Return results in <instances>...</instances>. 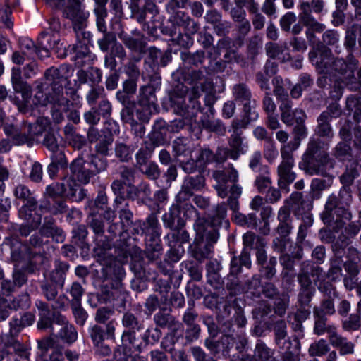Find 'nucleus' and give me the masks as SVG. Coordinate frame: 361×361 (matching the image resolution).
I'll use <instances>...</instances> for the list:
<instances>
[{
    "label": "nucleus",
    "instance_id": "33",
    "mask_svg": "<svg viewBox=\"0 0 361 361\" xmlns=\"http://www.w3.org/2000/svg\"><path fill=\"white\" fill-rule=\"evenodd\" d=\"M122 323L124 326L132 331L124 332L123 335V339H128L130 343H133V340L135 339V330L142 329V324L140 323L135 315L130 312H126L123 314Z\"/></svg>",
    "mask_w": 361,
    "mask_h": 361
},
{
    "label": "nucleus",
    "instance_id": "15",
    "mask_svg": "<svg viewBox=\"0 0 361 361\" xmlns=\"http://www.w3.org/2000/svg\"><path fill=\"white\" fill-rule=\"evenodd\" d=\"M310 59L312 63L320 73L331 74V65L334 60L331 51L326 47H322L309 54Z\"/></svg>",
    "mask_w": 361,
    "mask_h": 361
},
{
    "label": "nucleus",
    "instance_id": "60",
    "mask_svg": "<svg viewBox=\"0 0 361 361\" xmlns=\"http://www.w3.org/2000/svg\"><path fill=\"white\" fill-rule=\"evenodd\" d=\"M114 138L111 134H105L95 145L97 153L106 156L109 154V147L112 145Z\"/></svg>",
    "mask_w": 361,
    "mask_h": 361
},
{
    "label": "nucleus",
    "instance_id": "1",
    "mask_svg": "<svg viewBox=\"0 0 361 361\" xmlns=\"http://www.w3.org/2000/svg\"><path fill=\"white\" fill-rule=\"evenodd\" d=\"M352 201V190L348 186L342 187L338 197L334 194L329 195L322 213L324 224L332 226L334 230L338 231L346 221L351 219L352 215L348 207Z\"/></svg>",
    "mask_w": 361,
    "mask_h": 361
},
{
    "label": "nucleus",
    "instance_id": "2",
    "mask_svg": "<svg viewBox=\"0 0 361 361\" xmlns=\"http://www.w3.org/2000/svg\"><path fill=\"white\" fill-rule=\"evenodd\" d=\"M334 166V161L322 149V141L319 139H311L302 155V162L300 164V168L310 175L326 176Z\"/></svg>",
    "mask_w": 361,
    "mask_h": 361
},
{
    "label": "nucleus",
    "instance_id": "56",
    "mask_svg": "<svg viewBox=\"0 0 361 361\" xmlns=\"http://www.w3.org/2000/svg\"><path fill=\"white\" fill-rule=\"evenodd\" d=\"M11 4L14 3L11 2L10 0H6V4L0 6V23L6 28L11 29L13 27V22L10 16L11 15Z\"/></svg>",
    "mask_w": 361,
    "mask_h": 361
},
{
    "label": "nucleus",
    "instance_id": "55",
    "mask_svg": "<svg viewBox=\"0 0 361 361\" xmlns=\"http://www.w3.org/2000/svg\"><path fill=\"white\" fill-rule=\"evenodd\" d=\"M133 149L123 142H116L115 155L121 161H128L133 152Z\"/></svg>",
    "mask_w": 361,
    "mask_h": 361
},
{
    "label": "nucleus",
    "instance_id": "52",
    "mask_svg": "<svg viewBox=\"0 0 361 361\" xmlns=\"http://www.w3.org/2000/svg\"><path fill=\"white\" fill-rule=\"evenodd\" d=\"M166 238L168 240L169 245L173 247L177 243H185L188 242L189 234L184 229L173 230L166 236Z\"/></svg>",
    "mask_w": 361,
    "mask_h": 361
},
{
    "label": "nucleus",
    "instance_id": "22",
    "mask_svg": "<svg viewBox=\"0 0 361 361\" xmlns=\"http://www.w3.org/2000/svg\"><path fill=\"white\" fill-rule=\"evenodd\" d=\"M285 202L288 204L295 216L298 218L305 212L311 211L313 207L312 202L303 199L302 194L299 192H293L289 198L285 200Z\"/></svg>",
    "mask_w": 361,
    "mask_h": 361
},
{
    "label": "nucleus",
    "instance_id": "49",
    "mask_svg": "<svg viewBox=\"0 0 361 361\" xmlns=\"http://www.w3.org/2000/svg\"><path fill=\"white\" fill-rule=\"evenodd\" d=\"M68 183L69 177L66 178L61 183H56L51 184L47 187L46 194L53 199L63 195L66 196Z\"/></svg>",
    "mask_w": 361,
    "mask_h": 361
},
{
    "label": "nucleus",
    "instance_id": "39",
    "mask_svg": "<svg viewBox=\"0 0 361 361\" xmlns=\"http://www.w3.org/2000/svg\"><path fill=\"white\" fill-rule=\"evenodd\" d=\"M145 254L147 259L151 261L159 259L162 255V246L160 238H147Z\"/></svg>",
    "mask_w": 361,
    "mask_h": 361
},
{
    "label": "nucleus",
    "instance_id": "13",
    "mask_svg": "<svg viewBox=\"0 0 361 361\" xmlns=\"http://www.w3.org/2000/svg\"><path fill=\"white\" fill-rule=\"evenodd\" d=\"M213 177L219 183L215 186L218 195L221 198H225L228 193L230 194V190H228L226 183L231 182L233 185H236L235 183L238 180V173L232 164H229L223 170L214 171Z\"/></svg>",
    "mask_w": 361,
    "mask_h": 361
},
{
    "label": "nucleus",
    "instance_id": "42",
    "mask_svg": "<svg viewBox=\"0 0 361 361\" xmlns=\"http://www.w3.org/2000/svg\"><path fill=\"white\" fill-rule=\"evenodd\" d=\"M54 335L68 344H72L78 339V332L75 326L70 323L61 326Z\"/></svg>",
    "mask_w": 361,
    "mask_h": 361
},
{
    "label": "nucleus",
    "instance_id": "29",
    "mask_svg": "<svg viewBox=\"0 0 361 361\" xmlns=\"http://www.w3.org/2000/svg\"><path fill=\"white\" fill-rule=\"evenodd\" d=\"M313 314L314 317V333L318 336L326 333L329 341L331 336L330 332L336 333L337 331L336 326L326 323L327 319L321 314L319 307L314 308Z\"/></svg>",
    "mask_w": 361,
    "mask_h": 361
},
{
    "label": "nucleus",
    "instance_id": "38",
    "mask_svg": "<svg viewBox=\"0 0 361 361\" xmlns=\"http://www.w3.org/2000/svg\"><path fill=\"white\" fill-rule=\"evenodd\" d=\"M213 244L211 242L202 243L194 241V247L192 251V257L200 262L210 257L213 250Z\"/></svg>",
    "mask_w": 361,
    "mask_h": 361
},
{
    "label": "nucleus",
    "instance_id": "59",
    "mask_svg": "<svg viewBox=\"0 0 361 361\" xmlns=\"http://www.w3.org/2000/svg\"><path fill=\"white\" fill-rule=\"evenodd\" d=\"M21 94L22 99H19L18 97L14 96V97H10V99L11 102L17 106L18 111L20 113L25 114L28 112L29 110V103L30 99L32 96V88L30 89L29 94H27V97L23 94V92H19Z\"/></svg>",
    "mask_w": 361,
    "mask_h": 361
},
{
    "label": "nucleus",
    "instance_id": "26",
    "mask_svg": "<svg viewBox=\"0 0 361 361\" xmlns=\"http://www.w3.org/2000/svg\"><path fill=\"white\" fill-rule=\"evenodd\" d=\"M319 290L325 294L326 298H324L320 308H319L322 315H332L335 312L334 299L336 297V291L331 284L324 283L318 287Z\"/></svg>",
    "mask_w": 361,
    "mask_h": 361
},
{
    "label": "nucleus",
    "instance_id": "61",
    "mask_svg": "<svg viewBox=\"0 0 361 361\" xmlns=\"http://www.w3.org/2000/svg\"><path fill=\"white\" fill-rule=\"evenodd\" d=\"M330 350L327 342L324 339L312 343L309 348V353L311 356H322Z\"/></svg>",
    "mask_w": 361,
    "mask_h": 361
},
{
    "label": "nucleus",
    "instance_id": "24",
    "mask_svg": "<svg viewBox=\"0 0 361 361\" xmlns=\"http://www.w3.org/2000/svg\"><path fill=\"white\" fill-rule=\"evenodd\" d=\"M296 123L293 128L294 137L292 140L286 143L285 145L293 146L295 147V151L300 145L301 140L306 137L307 135V129L304 124L307 118L304 111H296Z\"/></svg>",
    "mask_w": 361,
    "mask_h": 361
},
{
    "label": "nucleus",
    "instance_id": "11",
    "mask_svg": "<svg viewBox=\"0 0 361 361\" xmlns=\"http://www.w3.org/2000/svg\"><path fill=\"white\" fill-rule=\"evenodd\" d=\"M4 130L5 134L11 137L15 145L19 146L26 144L30 147L33 144L35 135L27 123H24L20 128L8 124L4 126Z\"/></svg>",
    "mask_w": 361,
    "mask_h": 361
},
{
    "label": "nucleus",
    "instance_id": "57",
    "mask_svg": "<svg viewBox=\"0 0 361 361\" xmlns=\"http://www.w3.org/2000/svg\"><path fill=\"white\" fill-rule=\"evenodd\" d=\"M263 154L265 159L270 164L276 159L279 152L273 139H268L267 142H264Z\"/></svg>",
    "mask_w": 361,
    "mask_h": 361
},
{
    "label": "nucleus",
    "instance_id": "7",
    "mask_svg": "<svg viewBox=\"0 0 361 361\" xmlns=\"http://www.w3.org/2000/svg\"><path fill=\"white\" fill-rule=\"evenodd\" d=\"M359 64L358 61L352 54L348 56V63L343 59L334 58L331 65V73L336 72L342 76L343 82L351 91L359 89V85L354 72Z\"/></svg>",
    "mask_w": 361,
    "mask_h": 361
},
{
    "label": "nucleus",
    "instance_id": "28",
    "mask_svg": "<svg viewBox=\"0 0 361 361\" xmlns=\"http://www.w3.org/2000/svg\"><path fill=\"white\" fill-rule=\"evenodd\" d=\"M277 219L279 221L277 233L281 237H287L293 228L290 208L287 206L281 207L278 212Z\"/></svg>",
    "mask_w": 361,
    "mask_h": 361
},
{
    "label": "nucleus",
    "instance_id": "54",
    "mask_svg": "<svg viewBox=\"0 0 361 361\" xmlns=\"http://www.w3.org/2000/svg\"><path fill=\"white\" fill-rule=\"evenodd\" d=\"M334 155L339 161H350L352 157L350 145L344 142H339L334 149Z\"/></svg>",
    "mask_w": 361,
    "mask_h": 361
},
{
    "label": "nucleus",
    "instance_id": "25",
    "mask_svg": "<svg viewBox=\"0 0 361 361\" xmlns=\"http://www.w3.org/2000/svg\"><path fill=\"white\" fill-rule=\"evenodd\" d=\"M115 321L111 320L106 324V330L98 324L90 326L88 329L90 337L95 346L99 347L103 343L105 334L113 336L115 331Z\"/></svg>",
    "mask_w": 361,
    "mask_h": 361
},
{
    "label": "nucleus",
    "instance_id": "62",
    "mask_svg": "<svg viewBox=\"0 0 361 361\" xmlns=\"http://www.w3.org/2000/svg\"><path fill=\"white\" fill-rule=\"evenodd\" d=\"M361 326V317L357 314H351L348 318L343 320L342 327L345 331H357Z\"/></svg>",
    "mask_w": 361,
    "mask_h": 361
},
{
    "label": "nucleus",
    "instance_id": "31",
    "mask_svg": "<svg viewBox=\"0 0 361 361\" xmlns=\"http://www.w3.org/2000/svg\"><path fill=\"white\" fill-rule=\"evenodd\" d=\"M40 232L44 236L52 237L56 242H63L65 238L63 231L56 226L54 219L51 216L44 218Z\"/></svg>",
    "mask_w": 361,
    "mask_h": 361
},
{
    "label": "nucleus",
    "instance_id": "4",
    "mask_svg": "<svg viewBox=\"0 0 361 361\" xmlns=\"http://www.w3.org/2000/svg\"><path fill=\"white\" fill-rule=\"evenodd\" d=\"M322 272V268L314 265L310 261H304L300 264V271L298 274V281L300 285L298 300L300 306L309 307L315 293V288L312 285L310 276L316 283L323 279Z\"/></svg>",
    "mask_w": 361,
    "mask_h": 361
},
{
    "label": "nucleus",
    "instance_id": "19",
    "mask_svg": "<svg viewBox=\"0 0 361 361\" xmlns=\"http://www.w3.org/2000/svg\"><path fill=\"white\" fill-rule=\"evenodd\" d=\"M287 325L284 320L277 321L274 325V331L275 335V342L279 348L282 350H290L294 343V348H297L299 344L297 339L293 341L287 334Z\"/></svg>",
    "mask_w": 361,
    "mask_h": 361
},
{
    "label": "nucleus",
    "instance_id": "45",
    "mask_svg": "<svg viewBox=\"0 0 361 361\" xmlns=\"http://www.w3.org/2000/svg\"><path fill=\"white\" fill-rule=\"evenodd\" d=\"M37 361H45L50 350L54 349L55 340L51 336L44 337L37 340Z\"/></svg>",
    "mask_w": 361,
    "mask_h": 361
},
{
    "label": "nucleus",
    "instance_id": "16",
    "mask_svg": "<svg viewBox=\"0 0 361 361\" xmlns=\"http://www.w3.org/2000/svg\"><path fill=\"white\" fill-rule=\"evenodd\" d=\"M242 194V187L239 185H233L230 188V195L226 202V207L228 206L233 212V220L238 225H244L247 223V217L239 212L238 199Z\"/></svg>",
    "mask_w": 361,
    "mask_h": 361
},
{
    "label": "nucleus",
    "instance_id": "36",
    "mask_svg": "<svg viewBox=\"0 0 361 361\" xmlns=\"http://www.w3.org/2000/svg\"><path fill=\"white\" fill-rule=\"evenodd\" d=\"M66 140L70 145L77 149H82L86 144L84 136L78 134L71 124H67L63 129Z\"/></svg>",
    "mask_w": 361,
    "mask_h": 361
},
{
    "label": "nucleus",
    "instance_id": "35",
    "mask_svg": "<svg viewBox=\"0 0 361 361\" xmlns=\"http://www.w3.org/2000/svg\"><path fill=\"white\" fill-rule=\"evenodd\" d=\"M333 250L335 254V258L331 260V267L328 272V276L332 280L336 281L339 279L342 275L341 265L343 263L342 256L344 253L343 249L337 248V245L333 246Z\"/></svg>",
    "mask_w": 361,
    "mask_h": 361
},
{
    "label": "nucleus",
    "instance_id": "48",
    "mask_svg": "<svg viewBox=\"0 0 361 361\" xmlns=\"http://www.w3.org/2000/svg\"><path fill=\"white\" fill-rule=\"evenodd\" d=\"M86 192L87 191L82 188L73 178L69 177V183L66 194L67 197L71 198L73 201L80 202L85 198Z\"/></svg>",
    "mask_w": 361,
    "mask_h": 361
},
{
    "label": "nucleus",
    "instance_id": "21",
    "mask_svg": "<svg viewBox=\"0 0 361 361\" xmlns=\"http://www.w3.org/2000/svg\"><path fill=\"white\" fill-rule=\"evenodd\" d=\"M71 68L68 65L63 64L59 67L52 66L46 70L44 74V79L50 82V85H63L71 76Z\"/></svg>",
    "mask_w": 361,
    "mask_h": 361
},
{
    "label": "nucleus",
    "instance_id": "40",
    "mask_svg": "<svg viewBox=\"0 0 361 361\" xmlns=\"http://www.w3.org/2000/svg\"><path fill=\"white\" fill-rule=\"evenodd\" d=\"M271 356V350L263 342L259 341L255 346L254 356L244 357L243 361H268Z\"/></svg>",
    "mask_w": 361,
    "mask_h": 361
},
{
    "label": "nucleus",
    "instance_id": "32",
    "mask_svg": "<svg viewBox=\"0 0 361 361\" xmlns=\"http://www.w3.org/2000/svg\"><path fill=\"white\" fill-rule=\"evenodd\" d=\"M265 49L267 54L272 59H277L281 62L286 61L290 59V54L287 52L286 43L269 42L266 44Z\"/></svg>",
    "mask_w": 361,
    "mask_h": 361
},
{
    "label": "nucleus",
    "instance_id": "23",
    "mask_svg": "<svg viewBox=\"0 0 361 361\" xmlns=\"http://www.w3.org/2000/svg\"><path fill=\"white\" fill-rule=\"evenodd\" d=\"M241 133H232L228 140V147L221 149V152L233 160H236L247 152V145L243 143Z\"/></svg>",
    "mask_w": 361,
    "mask_h": 361
},
{
    "label": "nucleus",
    "instance_id": "5",
    "mask_svg": "<svg viewBox=\"0 0 361 361\" xmlns=\"http://www.w3.org/2000/svg\"><path fill=\"white\" fill-rule=\"evenodd\" d=\"M295 147L290 145H282L280 148L281 161L276 168L277 185L281 189H288L296 178L293 171L295 166L294 152Z\"/></svg>",
    "mask_w": 361,
    "mask_h": 361
},
{
    "label": "nucleus",
    "instance_id": "9",
    "mask_svg": "<svg viewBox=\"0 0 361 361\" xmlns=\"http://www.w3.org/2000/svg\"><path fill=\"white\" fill-rule=\"evenodd\" d=\"M84 0H68V5L63 10V16L73 23V28L79 37V32L83 28L89 13L82 8Z\"/></svg>",
    "mask_w": 361,
    "mask_h": 361
},
{
    "label": "nucleus",
    "instance_id": "27",
    "mask_svg": "<svg viewBox=\"0 0 361 361\" xmlns=\"http://www.w3.org/2000/svg\"><path fill=\"white\" fill-rule=\"evenodd\" d=\"M204 186V178L203 176L200 174L195 176H188L184 180L178 197L185 199L187 197L192 196L194 192L202 190Z\"/></svg>",
    "mask_w": 361,
    "mask_h": 361
},
{
    "label": "nucleus",
    "instance_id": "18",
    "mask_svg": "<svg viewBox=\"0 0 361 361\" xmlns=\"http://www.w3.org/2000/svg\"><path fill=\"white\" fill-rule=\"evenodd\" d=\"M72 174L82 184H87L91 178L95 176V172L89 164L81 157L74 159L70 165Z\"/></svg>",
    "mask_w": 361,
    "mask_h": 361
},
{
    "label": "nucleus",
    "instance_id": "44",
    "mask_svg": "<svg viewBox=\"0 0 361 361\" xmlns=\"http://www.w3.org/2000/svg\"><path fill=\"white\" fill-rule=\"evenodd\" d=\"M174 20L178 25L183 27L189 34H195L199 30V27L195 21L183 11L176 12Z\"/></svg>",
    "mask_w": 361,
    "mask_h": 361
},
{
    "label": "nucleus",
    "instance_id": "51",
    "mask_svg": "<svg viewBox=\"0 0 361 361\" xmlns=\"http://www.w3.org/2000/svg\"><path fill=\"white\" fill-rule=\"evenodd\" d=\"M173 151L176 156H187L192 152L190 141L187 138H177L172 144Z\"/></svg>",
    "mask_w": 361,
    "mask_h": 361
},
{
    "label": "nucleus",
    "instance_id": "8",
    "mask_svg": "<svg viewBox=\"0 0 361 361\" xmlns=\"http://www.w3.org/2000/svg\"><path fill=\"white\" fill-rule=\"evenodd\" d=\"M156 110V97L150 86H143L140 90L138 106L136 112L140 120L149 121V116Z\"/></svg>",
    "mask_w": 361,
    "mask_h": 361
},
{
    "label": "nucleus",
    "instance_id": "47",
    "mask_svg": "<svg viewBox=\"0 0 361 361\" xmlns=\"http://www.w3.org/2000/svg\"><path fill=\"white\" fill-rule=\"evenodd\" d=\"M330 120L328 113H322L317 118L316 132L321 137H333L332 128L330 126Z\"/></svg>",
    "mask_w": 361,
    "mask_h": 361
},
{
    "label": "nucleus",
    "instance_id": "3",
    "mask_svg": "<svg viewBox=\"0 0 361 361\" xmlns=\"http://www.w3.org/2000/svg\"><path fill=\"white\" fill-rule=\"evenodd\" d=\"M228 225L226 204L222 202L216 206L210 222L204 218L197 219L193 226L196 232L195 241L202 243L205 240L215 243L219 238L217 228L221 226L227 228Z\"/></svg>",
    "mask_w": 361,
    "mask_h": 361
},
{
    "label": "nucleus",
    "instance_id": "10",
    "mask_svg": "<svg viewBox=\"0 0 361 361\" xmlns=\"http://www.w3.org/2000/svg\"><path fill=\"white\" fill-rule=\"evenodd\" d=\"M299 8L301 11L299 13L300 23L307 29L306 36L309 41H312L314 38V32H322L325 29V25L319 23L312 15V11L310 8V3L303 0L300 1Z\"/></svg>",
    "mask_w": 361,
    "mask_h": 361
},
{
    "label": "nucleus",
    "instance_id": "53",
    "mask_svg": "<svg viewBox=\"0 0 361 361\" xmlns=\"http://www.w3.org/2000/svg\"><path fill=\"white\" fill-rule=\"evenodd\" d=\"M300 217L302 219V224L299 226L298 240L302 242L307 235L308 228L311 227L313 224V218L310 211L305 212Z\"/></svg>",
    "mask_w": 361,
    "mask_h": 361
},
{
    "label": "nucleus",
    "instance_id": "30",
    "mask_svg": "<svg viewBox=\"0 0 361 361\" xmlns=\"http://www.w3.org/2000/svg\"><path fill=\"white\" fill-rule=\"evenodd\" d=\"M331 333L329 343L333 347L338 349L340 355H345L354 353L355 345L353 343L349 341L347 338L342 336L338 331Z\"/></svg>",
    "mask_w": 361,
    "mask_h": 361
},
{
    "label": "nucleus",
    "instance_id": "64",
    "mask_svg": "<svg viewBox=\"0 0 361 361\" xmlns=\"http://www.w3.org/2000/svg\"><path fill=\"white\" fill-rule=\"evenodd\" d=\"M11 304L15 310L28 309L31 305L30 297L27 293H22L13 298Z\"/></svg>",
    "mask_w": 361,
    "mask_h": 361
},
{
    "label": "nucleus",
    "instance_id": "12",
    "mask_svg": "<svg viewBox=\"0 0 361 361\" xmlns=\"http://www.w3.org/2000/svg\"><path fill=\"white\" fill-rule=\"evenodd\" d=\"M155 324L161 328H168L171 333L165 338L166 342L170 340L171 344L177 341V338L181 336L183 331L182 324L169 313L159 312L154 315Z\"/></svg>",
    "mask_w": 361,
    "mask_h": 361
},
{
    "label": "nucleus",
    "instance_id": "43",
    "mask_svg": "<svg viewBox=\"0 0 361 361\" xmlns=\"http://www.w3.org/2000/svg\"><path fill=\"white\" fill-rule=\"evenodd\" d=\"M235 100L242 105L247 104L252 99V94L248 87L244 83L235 85L232 90Z\"/></svg>",
    "mask_w": 361,
    "mask_h": 361
},
{
    "label": "nucleus",
    "instance_id": "6",
    "mask_svg": "<svg viewBox=\"0 0 361 361\" xmlns=\"http://www.w3.org/2000/svg\"><path fill=\"white\" fill-rule=\"evenodd\" d=\"M36 93L34 99L42 106H46L47 104H52L58 106L63 111H66L69 107V100L64 96L63 85H50V90L44 93L46 84L40 80L35 81Z\"/></svg>",
    "mask_w": 361,
    "mask_h": 361
},
{
    "label": "nucleus",
    "instance_id": "63",
    "mask_svg": "<svg viewBox=\"0 0 361 361\" xmlns=\"http://www.w3.org/2000/svg\"><path fill=\"white\" fill-rule=\"evenodd\" d=\"M262 154L259 151L255 152L250 159L249 166L255 172H259L263 170L267 174H269V169L267 166H262Z\"/></svg>",
    "mask_w": 361,
    "mask_h": 361
},
{
    "label": "nucleus",
    "instance_id": "17",
    "mask_svg": "<svg viewBox=\"0 0 361 361\" xmlns=\"http://www.w3.org/2000/svg\"><path fill=\"white\" fill-rule=\"evenodd\" d=\"M118 37L124 45L132 51L142 52L146 47L145 37L137 29L132 30L131 34L121 30L118 33Z\"/></svg>",
    "mask_w": 361,
    "mask_h": 361
},
{
    "label": "nucleus",
    "instance_id": "46",
    "mask_svg": "<svg viewBox=\"0 0 361 361\" xmlns=\"http://www.w3.org/2000/svg\"><path fill=\"white\" fill-rule=\"evenodd\" d=\"M348 260L344 264V268L349 275L355 277L359 273L357 263L360 260L358 251L355 248L348 249Z\"/></svg>",
    "mask_w": 361,
    "mask_h": 361
},
{
    "label": "nucleus",
    "instance_id": "14",
    "mask_svg": "<svg viewBox=\"0 0 361 361\" xmlns=\"http://www.w3.org/2000/svg\"><path fill=\"white\" fill-rule=\"evenodd\" d=\"M14 196L25 204L19 210V215L21 218L30 222L32 212L37 207V202L29 188L22 184L18 185L13 191Z\"/></svg>",
    "mask_w": 361,
    "mask_h": 361
},
{
    "label": "nucleus",
    "instance_id": "20",
    "mask_svg": "<svg viewBox=\"0 0 361 361\" xmlns=\"http://www.w3.org/2000/svg\"><path fill=\"white\" fill-rule=\"evenodd\" d=\"M38 57L44 59L49 57L51 50L56 51L59 47V39L55 35H50L47 32H42L38 37Z\"/></svg>",
    "mask_w": 361,
    "mask_h": 361
},
{
    "label": "nucleus",
    "instance_id": "34",
    "mask_svg": "<svg viewBox=\"0 0 361 361\" xmlns=\"http://www.w3.org/2000/svg\"><path fill=\"white\" fill-rule=\"evenodd\" d=\"M293 102L290 99H285L281 102L279 110L281 112V119L286 126H293L296 121V111H302L300 109H292Z\"/></svg>",
    "mask_w": 361,
    "mask_h": 361
},
{
    "label": "nucleus",
    "instance_id": "37",
    "mask_svg": "<svg viewBox=\"0 0 361 361\" xmlns=\"http://www.w3.org/2000/svg\"><path fill=\"white\" fill-rule=\"evenodd\" d=\"M22 71L20 68H13L11 70V84L15 92H23L27 97L31 86L22 79Z\"/></svg>",
    "mask_w": 361,
    "mask_h": 361
},
{
    "label": "nucleus",
    "instance_id": "58",
    "mask_svg": "<svg viewBox=\"0 0 361 361\" xmlns=\"http://www.w3.org/2000/svg\"><path fill=\"white\" fill-rule=\"evenodd\" d=\"M68 292L72 297L71 305H80L82 298L85 293V289L82 288V285L78 282H73L68 290Z\"/></svg>",
    "mask_w": 361,
    "mask_h": 361
},
{
    "label": "nucleus",
    "instance_id": "41",
    "mask_svg": "<svg viewBox=\"0 0 361 361\" xmlns=\"http://www.w3.org/2000/svg\"><path fill=\"white\" fill-rule=\"evenodd\" d=\"M142 231V233L145 235V238L148 237L160 238L161 227L157 217L154 215L148 216L146 222L143 224Z\"/></svg>",
    "mask_w": 361,
    "mask_h": 361
},
{
    "label": "nucleus",
    "instance_id": "50",
    "mask_svg": "<svg viewBox=\"0 0 361 361\" xmlns=\"http://www.w3.org/2000/svg\"><path fill=\"white\" fill-rule=\"evenodd\" d=\"M19 44L21 51L28 59H34L38 56V50L39 49L38 44L28 37H23L19 40Z\"/></svg>",
    "mask_w": 361,
    "mask_h": 361
}]
</instances>
